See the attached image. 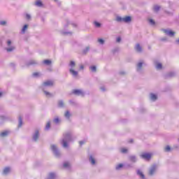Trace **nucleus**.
<instances>
[{"label":"nucleus","mask_w":179,"mask_h":179,"mask_svg":"<svg viewBox=\"0 0 179 179\" xmlns=\"http://www.w3.org/2000/svg\"><path fill=\"white\" fill-rule=\"evenodd\" d=\"M90 162L92 163V164H96V160L93 159L92 156L90 157Z\"/></svg>","instance_id":"72a5a7b5"},{"label":"nucleus","mask_w":179,"mask_h":179,"mask_svg":"<svg viewBox=\"0 0 179 179\" xmlns=\"http://www.w3.org/2000/svg\"><path fill=\"white\" fill-rule=\"evenodd\" d=\"M69 72L74 78L78 76V71L73 70V69H70Z\"/></svg>","instance_id":"4468645a"},{"label":"nucleus","mask_w":179,"mask_h":179,"mask_svg":"<svg viewBox=\"0 0 179 179\" xmlns=\"http://www.w3.org/2000/svg\"><path fill=\"white\" fill-rule=\"evenodd\" d=\"M132 142H134V140L131 139L129 143H132Z\"/></svg>","instance_id":"4d7b16f0"},{"label":"nucleus","mask_w":179,"mask_h":179,"mask_svg":"<svg viewBox=\"0 0 179 179\" xmlns=\"http://www.w3.org/2000/svg\"><path fill=\"white\" fill-rule=\"evenodd\" d=\"M50 128H51V122H48V123L46 124V126L45 127V131H48V129H50Z\"/></svg>","instance_id":"393cba45"},{"label":"nucleus","mask_w":179,"mask_h":179,"mask_svg":"<svg viewBox=\"0 0 179 179\" xmlns=\"http://www.w3.org/2000/svg\"><path fill=\"white\" fill-rule=\"evenodd\" d=\"M120 152L122 153H127V152H128V150L126 148H121Z\"/></svg>","instance_id":"ea45409f"},{"label":"nucleus","mask_w":179,"mask_h":179,"mask_svg":"<svg viewBox=\"0 0 179 179\" xmlns=\"http://www.w3.org/2000/svg\"><path fill=\"white\" fill-rule=\"evenodd\" d=\"M120 41H121V37L117 38L116 42H117V43H120Z\"/></svg>","instance_id":"3c124183"},{"label":"nucleus","mask_w":179,"mask_h":179,"mask_svg":"<svg viewBox=\"0 0 179 179\" xmlns=\"http://www.w3.org/2000/svg\"><path fill=\"white\" fill-rule=\"evenodd\" d=\"M162 41H166L167 39L166 38H162Z\"/></svg>","instance_id":"5fc2aeb1"},{"label":"nucleus","mask_w":179,"mask_h":179,"mask_svg":"<svg viewBox=\"0 0 179 179\" xmlns=\"http://www.w3.org/2000/svg\"><path fill=\"white\" fill-rule=\"evenodd\" d=\"M124 73H124V72H120V75H124Z\"/></svg>","instance_id":"bf43d9fd"},{"label":"nucleus","mask_w":179,"mask_h":179,"mask_svg":"<svg viewBox=\"0 0 179 179\" xmlns=\"http://www.w3.org/2000/svg\"><path fill=\"white\" fill-rule=\"evenodd\" d=\"M32 76H33L34 78H38V76H40V73H37V72L34 73L32 74Z\"/></svg>","instance_id":"4c0bfd02"},{"label":"nucleus","mask_w":179,"mask_h":179,"mask_svg":"<svg viewBox=\"0 0 179 179\" xmlns=\"http://www.w3.org/2000/svg\"><path fill=\"white\" fill-rule=\"evenodd\" d=\"M155 68H156L157 69H162V63H157V64H155Z\"/></svg>","instance_id":"c85d7f7f"},{"label":"nucleus","mask_w":179,"mask_h":179,"mask_svg":"<svg viewBox=\"0 0 179 179\" xmlns=\"http://www.w3.org/2000/svg\"><path fill=\"white\" fill-rule=\"evenodd\" d=\"M174 76H176V72L173 71L170 72L166 75V78H174Z\"/></svg>","instance_id":"6ab92c4d"},{"label":"nucleus","mask_w":179,"mask_h":179,"mask_svg":"<svg viewBox=\"0 0 179 179\" xmlns=\"http://www.w3.org/2000/svg\"><path fill=\"white\" fill-rule=\"evenodd\" d=\"M89 51H90V47L87 46V47L83 50V54H87V52H89Z\"/></svg>","instance_id":"b1692460"},{"label":"nucleus","mask_w":179,"mask_h":179,"mask_svg":"<svg viewBox=\"0 0 179 179\" xmlns=\"http://www.w3.org/2000/svg\"><path fill=\"white\" fill-rule=\"evenodd\" d=\"M43 92L47 97H51L52 96V94L51 93H50L45 90H44Z\"/></svg>","instance_id":"c9c22d12"},{"label":"nucleus","mask_w":179,"mask_h":179,"mask_svg":"<svg viewBox=\"0 0 179 179\" xmlns=\"http://www.w3.org/2000/svg\"><path fill=\"white\" fill-rule=\"evenodd\" d=\"M34 5L35 6H38V8H41V6H43V2H41L40 0H37Z\"/></svg>","instance_id":"f3484780"},{"label":"nucleus","mask_w":179,"mask_h":179,"mask_svg":"<svg viewBox=\"0 0 179 179\" xmlns=\"http://www.w3.org/2000/svg\"><path fill=\"white\" fill-rule=\"evenodd\" d=\"M38 136H40V133L38 132V130H36L35 133L33 135L34 142H37V140L38 139Z\"/></svg>","instance_id":"6e6552de"},{"label":"nucleus","mask_w":179,"mask_h":179,"mask_svg":"<svg viewBox=\"0 0 179 179\" xmlns=\"http://www.w3.org/2000/svg\"><path fill=\"white\" fill-rule=\"evenodd\" d=\"M73 94H76V96H85V92H83L81 90H73Z\"/></svg>","instance_id":"39448f33"},{"label":"nucleus","mask_w":179,"mask_h":179,"mask_svg":"<svg viewBox=\"0 0 179 179\" xmlns=\"http://www.w3.org/2000/svg\"><path fill=\"white\" fill-rule=\"evenodd\" d=\"M64 117H66L67 120H69V118H71V112H69V110H66L64 113Z\"/></svg>","instance_id":"412c9836"},{"label":"nucleus","mask_w":179,"mask_h":179,"mask_svg":"<svg viewBox=\"0 0 179 179\" xmlns=\"http://www.w3.org/2000/svg\"><path fill=\"white\" fill-rule=\"evenodd\" d=\"M137 174L138 176H140V177H141L142 178H145V175H143L142 171H141L140 170L137 171Z\"/></svg>","instance_id":"cd10ccee"},{"label":"nucleus","mask_w":179,"mask_h":179,"mask_svg":"<svg viewBox=\"0 0 179 179\" xmlns=\"http://www.w3.org/2000/svg\"><path fill=\"white\" fill-rule=\"evenodd\" d=\"M76 65V64L75 62H73V61L70 62L69 66H71V69H72L73 68H75Z\"/></svg>","instance_id":"a878e982"},{"label":"nucleus","mask_w":179,"mask_h":179,"mask_svg":"<svg viewBox=\"0 0 179 179\" xmlns=\"http://www.w3.org/2000/svg\"><path fill=\"white\" fill-rule=\"evenodd\" d=\"M120 51V48H115V49L113 50V54H115V52H118Z\"/></svg>","instance_id":"c03bdc74"},{"label":"nucleus","mask_w":179,"mask_h":179,"mask_svg":"<svg viewBox=\"0 0 179 179\" xmlns=\"http://www.w3.org/2000/svg\"><path fill=\"white\" fill-rule=\"evenodd\" d=\"M150 97L152 101H156L157 100V95L155 94H150Z\"/></svg>","instance_id":"dca6fc26"},{"label":"nucleus","mask_w":179,"mask_h":179,"mask_svg":"<svg viewBox=\"0 0 179 179\" xmlns=\"http://www.w3.org/2000/svg\"><path fill=\"white\" fill-rule=\"evenodd\" d=\"M51 150L53 152V154L56 157H59L61 156V152H59V150H58V147L55 145H51Z\"/></svg>","instance_id":"7ed1b4c3"},{"label":"nucleus","mask_w":179,"mask_h":179,"mask_svg":"<svg viewBox=\"0 0 179 179\" xmlns=\"http://www.w3.org/2000/svg\"><path fill=\"white\" fill-rule=\"evenodd\" d=\"M73 24V27H76V24Z\"/></svg>","instance_id":"13d9d810"},{"label":"nucleus","mask_w":179,"mask_h":179,"mask_svg":"<svg viewBox=\"0 0 179 179\" xmlns=\"http://www.w3.org/2000/svg\"><path fill=\"white\" fill-rule=\"evenodd\" d=\"M129 160L130 162H131V163H136L138 159H136V156H135V155H130L129 157Z\"/></svg>","instance_id":"f8f14e48"},{"label":"nucleus","mask_w":179,"mask_h":179,"mask_svg":"<svg viewBox=\"0 0 179 179\" xmlns=\"http://www.w3.org/2000/svg\"><path fill=\"white\" fill-rule=\"evenodd\" d=\"M141 157L142 159H145V160H149L150 157H152V155H150V154L149 153H144L141 155Z\"/></svg>","instance_id":"9d476101"},{"label":"nucleus","mask_w":179,"mask_h":179,"mask_svg":"<svg viewBox=\"0 0 179 179\" xmlns=\"http://www.w3.org/2000/svg\"><path fill=\"white\" fill-rule=\"evenodd\" d=\"M12 45V41L8 40L7 41V45L9 48H6L7 52H12V51H14L15 46H10Z\"/></svg>","instance_id":"20e7f679"},{"label":"nucleus","mask_w":179,"mask_h":179,"mask_svg":"<svg viewBox=\"0 0 179 179\" xmlns=\"http://www.w3.org/2000/svg\"><path fill=\"white\" fill-rule=\"evenodd\" d=\"M101 90L102 92H106V88L104 87H101Z\"/></svg>","instance_id":"603ef678"},{"label":"nucleus","mask_w":179,"mask_h":179,"mask_svg":"<svg viewBox=\"0 0 179 179\" xmlns=\"http://www.w3.org/2000/svg\"><path fill=\"white\" fill-rule=\"evenodd\" d=\"M9 173H10V167H6L3 171V173L4 174V176L9 174Z\"/></svg>","instance_id":"2eb2a0df"},{"label":"nucleus","mask_w":179,"mask_h":179,"mask_svg":"<svg viewBox=\"0 0 179 179\" xmlns=\"http://www.w3.org/2000/svg\"><path fill=\"white\" fill-rule=\"evenodd\" d=\"M171 150V148H170V145H167V146L165 148V151H166V152H170Z\"/></svg>","instance_id":"a18cd8bd"},{"label":"nucleus","mask_w":179,"mask_h":179,"mask_svg":"<svg viewBox=\"0 0 179 179\" xmlns=\"http://www.w3.org/2000/svg\"><path fill=\"white\" fill-rule=\"evenodd\" d=\"M84 143H86V141H81L79 142L80 146H82V145H84Z\"/></svg>","instance_id":"09e8293b"},{"label":"nucleus","mask_w":179,"mask_h":179,"mask_svg":"<svg viewBox=\"0 0 179 179\" xmlns=\"http://www.w3.org/2000/svg\"><path fill=\"white\" fill-rule=\"evenodd\" d=\"M2 96V92H0V97Z\"/></svg>","instance_id":"680f3d73"},{"label":"nucleus","mask_w":179,"mask_h":179,"mask_svg":"<svg viewBox=\"0 0 179 179\" xmlns=\"http://www.w3.org/2000/svg\"><path fill=\"white\" fill-rule=\"evenodd\" d=\"M26 30H27V24L24 25L21 31L22 34H24V33H26Z\"/></svg>","instance_id":"c756f323"},{"label":"nucleus","mask_w":179,"mask_h":179,"mask_svg":"<svg viewBox=\"0 0 179 179\" xmlns=\"http://www.w3.org/2000/svg\"><path fill=\"white\" fill-rule=\"evenodd\" d=\"M0 120H1V121H5L6 120V117L4 116H0Z\"/></svg>","instance_id":"8fccbe9b"},{"label":"nucleus","mask_w":179,"mask_h":179,"mask_svg":"<svg viewBox=\"0 0 179 179\" xmlns=\"http://www.w3.org/2000/svg\"><path fill=\"white\" fill-rule=\"evenodd\" d=\"M162 31H164L166 36H169V37H173L174 34H176L174 31L169 29H162Z\"/></svg>","instance_id":"423d86ee"},{"label":"nucleus","mask_w":179,"mask_h":179,"mask_svg":"<svg viewBox=\"0 0 179 179\" xmlns=\"http://www.w3.org/2000/svg\"><path fill=\"white\" fill-rule=\"evenodd\" d=\"M52 85H54V83L51 80H48L43 83V86H44L45 87H47L48 86H52Z\"/></svg>","instance_id":"9b49d317"},{"label":"nucleus","mask_w":179,"mask_h":179,"mask_svg":"<svg viewBox=\"0 0 179 179\" xmlns=\"http://www.w3.org/2000/svg\"><path fill=\"white\" fill-rule=\"evenodd\" d=\"M116 20L117 22H124V23H129V22H131V18L130 16H127L123 18L120 16H117L116 17Z\"/></svg>","instance_id":"f03ea898"},{"label":"nucleus","mask_w":179,"mask_h":179,"mask_svg":"<svg viewBox=\"0 0 179 179\" xmlns=\"http://www.w3.org/2000/svg\"><path fill=\"white\" fill-rule=\"evenodd\" d=\"M63 167L64 169H69L71 167V164H69V162H66L63 164Z\"/></svg>","instance_id":"4be33fe9"},{"label":"nucleus","mask_w":179,"mask_h":179,"mask_svg":"<svg viewBox=\"0 0 179 179\" xmlns=\"http://www.w3.org/2000/svg\"><path fill=\"white\" fill-rule=\"evenodd\" d=\"M58 107H60V108H62V107H64V101H59Z\"/></svg>","instance_id":"473e14b6"},{"label":"nucleus","mask_w":179,"mask_h":179,"mask_svg":"<svg viewBox=\"0 0 179 179\" xmlns=\"http://www.w3.org/2000/svg\"><path fill=\"white\" fill-rule=\"evenodd\" d=\"M22 125H23V120H22V117H19V124H18L19 128H20V127H22Z\"/></svg>","instance_id":"7c9ffc66"},{"label":"nucleus","mask_w":179,"mask_h":179,"mask_svg":"<svg viewBox=\"0 0 179 179\" xmlns=\"http://www.w3.org/2000/svg\"><path fill=\"white\" fill-rule=\"evenodd\" d=\"M98 42L99 44H101V45L104 44V40H103L101 38H99Z\"/></svg>","instance_id":"a19ab883"},{"label":"nucleus","mask_w":179,"mask_h":179,"mask_svg":"<svg viewBox=\"0 0 179 179\" xmlns=\"http://www.w3.org/2000/svg\"><path fill=\"white\" fill-rule=\"evenodd\" d=\"M43 64H45V65H51V60H48V59L44 60Z\"/></svg>","instance_id":"f704fd0d"},{"label":"nucleus","mask_w":179,"mask_h":179,"mask_svg":"<svg viewBox=\"0 0 179 179\" xmlns=\"http://www.w3.org/2000/svg\"><path fill=\"white\" fill-rule=\"evenodd\" d=\"M127 167H132V166H131V165H127Z\"/></svg>","instance_id":"052dcab7"},{"label":"nucleus","mask_w":179,"mask_h":179,"mask_svg":"<svg viewBox=\"0 0 179 179\" xmlns=\"http://www.w3.org/2000/svg\"><path fill=\"white\" fill-rule=\"evenodd\" d=\"M36 64H37V62H36V60H29L27 62V66H30V65H36Z\"/></svg>","instance_id":"a211bd4d"},{"label":"nucleus","mask_w":179,"mask_h":179,"mask_svg":"<svg viewBox=\"0 0 179 179\" xmlns=\"http://www.w3.org/2000/svg\"><path fill=\"white\" fill-rule=\"evenodd\" d=\"M70 103H73L72 101H70Z\"/></svg>","instance_id":"e2e57ef3"},{"label":"nucleus","mask_w":179,"mask_h":179,"mask_svg":"<svg viewBox=\"0 0 179 179\" xmlns=\"http://www.w3.org/2000/svg\"><path fill=\"white\" fill-rule=\"evenodd\" d=\"M73 138H72V133L71 131L63 134V137L60 140L62 146L64 148H69V142H72Z\"/></svg>","instance_id":"f257e3e1"},{"label":"nucleus","mask_w":179,"mask_h":179,"mask_svg":"<svg viewBox=\"0 0 179 179\" xmlns=\"http://www.w3.org/2000/svg\"><path fill=\"white\" fill-rule=\"evenodd\" d=\"M149 23L152 24V26H155V20L150 19L149 20Z\"/></svg>","instance_id":"79ce46f5"},{"label":"nucleus","mask_w":179,"mask_h":179,"mask_svg":"<svg viewBox=\"0 0 179 179\" xmlns=\"http://www.w3.org/2000/svg\"><path fill=\"white\" fill-rule=\"evenodd\" d=\"M156 170H157V166L153 165L152 166H151V168L150 169L149 175L153 176V174L156 173Z\"/></svg>","instance_id":"0eeeda50"},{"label":"nucleus","mask_w":179,"mask_h":179,"mask_svg":"<svg viewBox=\"0 0 179 179\" xmlns=\"http://www.w3.org/2000/svg\"><path fill=\"white\" fill-rule=\"evenodd\" d=\"M47 179H55V173H49Z\"/></svg>","instance_id":"5701e85b"},{"label":"nucleus","mask_w":179,"mask_h":179,"mask_svg":"<svg viewBox=\"0 0 179 179\" xmlns=\"http://www.w3.org/2000/svg\"><path fill=\"white\" fill-rule=\"evenodd\" d=\"M94 25L96 27H100V26H101V24H100V22H94Z\"/></svg>","instance_id":"37998d69"},{"label":"nucleus","mask_w":179,"mask_h":179,"mask_svg":"<svg viewBox=\"0 0 179 179\" xmlns=\"http://www.w3.org/2000/svg\"><path fill=\"white\" fill-rule=\"evenodd\" d=\"M122 167H124V164H119L118 165H117L115 166V169H116V170H121V169H122Z\"/></svg>","instance_id":"bb28decb"},{"label":"nucleus","mask_w":179,"mask_h":179,"mask_svg":"<svg viewBox=\"0 0 179 179\" xmlns=\"http://www.w3.org/2000/svg\"><path fill=\"white\" fill-rule=\"evenodd\" d=\"M8 135H9V131H3L0 134V136H2L3 138L8 136Z\"/></svg>","instance_id":"aec40b11"},{"label":"nucleus","mask_w":179,"mask_h":179,"mask_svg":"<svg viewBox=\"0 0 179 179\" xmlns=\"http://www.w3.org/2000/svg\"><path fill=\"white\" fill-rule=\"evenodd\" d=\"M62 34H72V32H62Z\"/></svg>","instance_id":"864d4df0"},{"label":"nucleus","mask_w":179,"mask_h":179,"mask_svg":"<svg viewBox=\"0 0 179 179\" xmlns=\"http://www.w3.org/2000/svg\"><path fill=\"white\" fill-rule=\"evenodd\" d=\"M84 68L83 65L80 66V69H83Z\"/></svg>","instance_id":"6e6d98bb"},{"label":"nucleus","mask_w":179,"mask_h":179,"mask_svg":"<svg viewBox=\"0 0 179 179\" xmlns=\"http://www.w3.org/2000/svg\"><path fill=\"white\" fill-rule=\"evenodd\" d=\"M154 10H155V12H159V10H160V6H154Z\"/></svg>","instance_id":"e433bc0d"},{"label":"nucleus","mask_w":179,"mask_h":179,"mask_svg":"<svg viewBox=\"0 0 179 179\" xmlns=\"http://www.w3.org/2000/svg\"><path fill=\"white\" fill-rule=\"evenodd\" d=\"M53 122H55V124H58V123L59 122V118L55 117V118L53 120Z\"/></svg>","instance_id":"58836bf2"},{"label":"nucleus","mask_w":179,"mask_h":179,"mask_svg":"<svg viewBox=\"0 0 179 179\" xmlns=\"http://www.w3.org/2000/svg\"><path fill=\"white\" fill-rule=\"evenodd\" d=\"M55 1H57V0H55Z\"/></svg>","instance_id":"0e129e2a"},{"label":"nucleus","mask_w":179,"mask_h":179,"mask_svg":"<svg viewBox=\"0 0 179 179\" xmlns=\"http://www.w3.org/2000/svg\"><path fill=\"white\" fill-rule=\"evenodd\" d=\"M142 66H143V62H139L136 65L137 72H141V71H142Z\"/></svg>","instance_id":"1a4fd4ad"},{"label":"nucleus","mask_w":179,"mask_h":179,"mask_svg":"<svg viewBox=\"0 0 179 179\" xmlns=\"http://www.w3.org/2000/svg\"><path fill=\"white\" fill-rule=\"evenodd\" d=\"M90 69H91L92 72H96V71H97V68L96 67V66H90Z\"/></svg>","instance_id":"2f4dec72"},{"label":"nucleus","mask_w":179,"mask_h":179,"mask_svg":"<svg viewBox=\"0 0 179 179\" xmlns=\"http://www.w3.org/2000/svg\"><path fill=\"white\" fill-rule=\"evenodd\" d=\"M6 24V21H0L1 26H5Z\"/></svg>","instance_id":"de8ad7c7"},{"label":"nucleus","mask_w":179,"mask_h":179,"mask_svg":"<svg viewBox=\"0 0 179 179\" xmlns=\"http://www.w3.org/2000/svg\"><path fill=\"white\" fill-rule=\"evenodd\" d=\"M26 19L30 20L31 19V15H30V14H26Z\"/></svg>","instance_id":"49530a36"},{"label":"nucleus","mask_w":179,"mask_h":179,"mask_svg":"<svg viewBox=\"0 0 179 179\" xmlns=\"http://www.w3.org/2000/svg\"><path fill=\"white\" fill-rule=\"evenodd\" d=\"M135 50L137 51V52H142V47H141V45L139 43H137L135 46Z\"/></svg>","instance_id":"ddd939ff"}]
</instances>
